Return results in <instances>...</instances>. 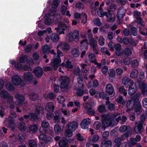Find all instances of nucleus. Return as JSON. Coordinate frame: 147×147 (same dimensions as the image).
Segmentation results:
<instances>
[{
	"label": "nucleus",
	"instance_id": "obj_1",
	"mask_svg": "<svg viewBox=\"0 0 147 147\" xmlns=\"http://www.w3.org/2000/svg\"><path fill=\"white\" fill-rule=\"evenodd\" d=\"M79 32L76 29L75 30L73 33H69L66 36V39L68 42L73 41L77 42L80 38Z\"/></svg>",
	"mask_w": 147,
	"mask_h": 147
},
{
	"label": "nucleus",
	"instance_id": "obj_2",
	"mask_svg": "<svg viewBox=\"0 0 147 147\" xmlns=\"http://www.w3.org/2000/svg\"><path fill=\"white\" fill-rule=\"evenodd\" d=\"M61 86L62 89H68V86L70 82L69 79L67 76H63L60 78Z\"/></svg>",
	"mask_w": 147,
	"mask_h": 147
},
{
	"label": "nucleus",
	"instance_id": "obj_3",
	"mask_svg": "<svg viewBox=\"0 0 147 147\" xmlns=\"http://www.w3.org/2000/svg\"><path fill=\"white\" fill-rule=\"evenodd\" d=\"M134 103L133 104V107L135 113L137 115H140L142 112L141 105L138 99L134 100Z\"/></svg>",
	"mask_w": 147,
	"mask_h": 147
},
{
	"label": "nucleus",
	"instance_id": "obj_4",
	"mask_svg": "<svg viewBox=\"0 0 147 147\" xmlns=\"http://www.w3.org/2000/svg\"><path fill=\"white\" fill-rule=\"evenodd\" d=\"M67 28V26L64 23L62 22H60L59 23L57 27L55 28L57 32L59 33V34H64V30L65 29L64 28Z\"/></svg>",
	"mask_w": 147,
	"mask_h": 147
},
{
	"label": "nucleus",
	"instance_id": "obj_5",
	"mask_svg": "<svg viewBox=\"0 0 147 147\" xmlns=\"http://www.w3.org/2000/svg\"><path fill=\"white\" fill-rule=\"evenodd\" d=\"M35 76L37 78H40L44 73L42 68L39 66L35 67L33 71Z\"/></svg>",
	"mask_w": 147,
	"mask_h": 147
},
{
	"label": "nucleus",
	"instance_id": "obj_6",
	"mask_svg": "<svg viewBox=\"0 0 147 147\" xmlns=\"http://www.w3.org/2000/svg\"><path fill=\"white\" fill-rule=\"evenodd\" d=\"M0 96L2 98L4 99H9L11 101H12L13 98L12 95L9 93L8 92L5 90H2L0 93Z\"/></svg>",
	"mask_w": 147,
	"mask_h": 147
},
{
	"label": "nucleus",
	"instance_id": "obj_7",
	"mask_svg": "<svg viewBox=\"0 0 147 147\" xmlns=\"http://www.w3.org/2000/svg\"><path fill=\"white\" fill-rule=\"evenodd\" d=\"M46 134L44 133L40 134L38 137L39 140H42L44 142H41V145L42 146L45 145V143H47L48 142L50 141L51 138L50 137H47Z\"/></svg>",
	"mask_w": 147,
	"mask_h": 147
},
{
	"label": "nucleus",
	"instance_id": "obj_8",
	"mask_svg": "<svg viewBox=\"0 0 147 147\" xmlns=\"http://www.w3.org/2000/svg\"><path fill=\"white\" fill-rule=\"evenodd\" d=\"M91 121L89 118L84 119L80 123V126L82 129H86L91 124Z\"/></svg>",
	"mask_w": 147,
	"mask_h": 147
},
{
	"label": "nucleus",
	"instance_id": "obj_9",
	"mask_svg": "<svg viewBox=\"0 0 147 147\" xmlns=\"http://www.w3.org/2000/svg\"><path fill=\"white\" fill-rule=\"evenodd\" d=\"M78 126V123L75 121H73L68 123L66 128H69L74 131L77 129Z\"/></svg>",
	"mask_w": 147,
	"mask_h": 147
},
{
	"label": "nucleus",
	"instance_id": "obj_10",
	"mask_svg": "<svg viewBox=\"0 0 147 147\" xmlns=\"http://www.w3.org/2000/svg\"><path fill=\"white\" fill-rule=\"evenodd\" d=\"M137 86L136 84H131L129 86L128 90V94L130 95L134 94L137 91Z\"/></svg>",
	"mask_w": 147,
	"mask_h": 147
},
{
	"label": "nucleus",
	"instance_id": "obj_11",
	"mask_svg": "<svg viewBox=\"0 0 147 147\" xmlns=\"http://www.w3.org/2000/svg\"><path fill=\"white\" fill-rule=\"evenodd\" d=\"M143 123L140 122H137L134 128V132L137 134H140L142 132V129Z\"/></svg>",
	"mask_w": 147,
	"mask_h": 147
},
{
	"label": "nucleus",
	"instance_id": "obj_12",
	"mask_svg": "<svg viewBox=\"0 0 147 147\" xmlns=\"http://www.w3.org/2000/svg\"><path fill=\"white\" fill-rule=\"evenodd\" d=\"M105 90L106 92L108 95H114L115 94L114 89L111 84H107Z\"/></svg>",
	"mask_w": 147,
	"mask_h": 147
},
{
	"label": "nucleus",
	"instance_id": "obj_13",
	"mask_svg": "<svg viewBox=\"0 0 147 147\" xmlns=\"http://www.w3.org/2000/svg\"><path fill=\"white\" fill-rule=\"evenodd\" d=\"M58 144L59 147H69L67 139L65 137H63L60 140Z\"/></svg>",
	"mask_w": 147,
	"mask_h": 147
},
{
	"label": "nucleus",
	"instance_id": "obj_14",
	"mask_svg": "<svg viewBox=\"0 0 147 147\" xmlns=\"http://www.w3.org/2000/svg\"><path fill=\"white\" fill-rule=\"evenodd\" d=\"M15 98L18 101L17 102L20 105H22L25 99L24 95L21 94H17L14 96Z\"/></svg>",
	"mask_w": 147,
	"mask_h": 147
},
{
	"label": "nucleus",
	"instance_id": "obj_15",
	"mask_svg": "<svg viewBox=\"0 0 147 147\" xmlns=\"http://www.w3.org/2000/svg\"><path fill=\"white\" fill-rule=\"evenodd\" d=\"M12 81L16 86H18L21 84V79L20 76L15 75L12 78Z\"/></svg>",
	"mask_w": 147,
	"mask_h": 147
},
{
	"label": "nucleus",
	"instance_id": "obj_16",
	"mask_svg": "<svg viewBox=\"0 0 147 147\" xmlns=\"http://www.w3.org/2000/svg\"><path fill=\"white\" fill-rule=\"evenodd\" d=\"M24 79L28 82L31 81L33 78V75L30 72H27L24 73L23 75Z\"/></svg>",
	"mask_w": 147,
	"mask_h": 147
},
{
	"label": "nucleus",
	"instance_id": "obj_17",
	"mask_svg": "<svg viewBox=\"0 0 147 147\" xmlns=\"http://www.w3.org/2000/svg\"><path fill=\"white\" fill-rule=\"evenodd\" d=\"M141 89L142 93L144 95L147 96V85L144 83H142L139 85Z\"/></svg>",
	"mask_w": 147,
	"mask_h": 147
},
{
	"label": "nucleus",
	"instance_id": "obj_18",
	"mask_svg": "<svg viewBox=\"0 0 147 147\" xmlns=\"http://www.w3.org/2000/svg\"><path fill=\"white\" fill-rule=\"evenodd\" d=\"M54 108L55 106L53 103L52 102H48L45 107V109L47 111H51L52 113L53 112Z\"/></svg>",
	"mask_w": 147,
	"mask_h": 147
},
{
	"label": "nucleus",
	"instance_id": "obj_19",
	"mask_svg": "<svg viewBox=\"0 0 147 147\" xmlns=\"http://www.w3.org/2000/svg\"><path fill=\"white\" fill-rule=\"evenodd\" d=\"M117 89L119 93L122 94L124 96H125L127 95V90L125 89L123 86H118Z\"/></svg>",
	"mask_w": 147,
	"mask_h": 147
},
{
	"label": "nucleus",
	"instance_id": "obj_20",
	"mask_svg": "<svg viewBox=\"0 0 147 147\" xmlns=\"http://www.w3.org/2000/svg\"><path fill=\"white\" fill-rule=\"evenodd\" d=\"M102 127L104 128L105 130L106 127L109 125V119L106 116L102 117Z\"/></svg>",
	"mask_w": 147,
	"mask_h": 147
},
{
	"label": "nucleus",
	"instance_id": "obj_21",
	"mask_svg": "<svg viewBox=\"0 0 147 147\" xmlns=\"http://www.w3.org/2000/svg\"><path fill=\"white\" fill-rule=\"evenodd\" d=\"M99 96L100 98H101L102 99H106V104L108 105L110 102L109 98L106 95L104 92H100L99 93Z\"/></svg>",
	"mask_w": 147,
	"mask_h": 147
},
{
	"label": "nucleus",
	"instance_id": "obj_22",
	"mask_svg": "<svg viewBox=\"0 0 147 147\" xmlns=\"http://www.w3.org/2000/svg\"><path fill=\"white\" fill-rule=\"evenodd\" d=\"M112 145V142L110 140H105L102 142L101 147H111Z\"/></svg>",
	"mask_w": 147,
	"mask_h": 147
},
{
	"label": "nucleus",
	"instance_id": "obj_23",
	"mask_svg": "<svg viewBox=\"0 0 147 147\" xmlns=\"http://www.w3.org/2000/svg\"><path fill=\"white\" fill-rule=\"evenodd\" d=\"M84 84H82L81 87L79 88L77 90L76 95L78 96H82L84 95L83 88L84 86Z\"/></svg>",
	"mask_w": 147,
	"mask_h": 147
},
{
	"label": "nucleus",
	"instance_id": "obj_24",
	"mask_svg": "<svg viewBox=\"0 0 147 147\" xmlns=\"http://www.w3.org/2000/svg\"><path fill=\"white\" fill-rule=\"evenodd\" d=\"M44 109L41 106L37 107L35 109V112L38 116L40 115H42L44 113Z\"/></svg>",
	"mask_w": 147,
	"mask_h": 147
},
{
	"label": "nucleus",
	"instance_id": "obj_25",
	"mask_svg": "<svg viewBox=\"0 0 147 147\" xmlns=\"http://www.w3.org/2000/svg\"><path fill=\"white\" fill-rule=\"evenodd\" d=\"M109 14L107 18V20L111 22H114L115 19V16L114 15V13L112 12H109Z\"/></svg>",
	"mask_w": 147,
	"mask_h": 147
},
{
	"label": "nucleus",
	"instance_id": "obj_26",
	"mask_svg": "<svg viewBox=\"0 0 147 147\" xmlns=\"http://www.w3.org/2000/svg\"><path fill=\"white\" fill-rule=\"evenodd\" d=\"M39 95L38 94L33 92L31 93L29 95V98L30 100L33 101H35L38 98Z\"/></svg>",
	"mask_w": 147,
	"mask_h": 147
},
{
	"label": "nucleus",
	"instance_id": "obj_27",
	"mask_svg": "<svg viewBox=\"0 0 147 147\" xmlns=\"http://www.w3.org/2000/svg\"><path fill=\"white\" fill-rule=\"evenodd\" d=\"M50 37L51 40L54 42H58L60 38L59 35L56 33H53L51 34Z\"/></svg>",
	"mask_w": 147,
	"mask_h": 147
},
{
	"label": "nucleus",
	"instance_id": "obj_28",
	"mask_svg": "<svg viewBox=\"0 0 147 147\" xmlns=\"http://www.w3.org/2000/svg\"><path fill=\"white\" fill-rule=\"evenodd\" d=\"M45 24L46 25H49L51 24L52 20L49 17V15L46 14L44 18Z\"/></svg>",
	"mask_w": 147,
	"mask_h": 147
},
{
	"label": "nucleus",
	"instance_id": "obj_29",
	"mask_svg": "<svg viewBox=\"0 0 147 147\" xmlns=\"http://www.w3.org/2000/svg\"><path fill=\"white\" fill-rule=\"evenodd\" d=\"M11 64L12 65H14L15 68L17 69H21L22 68V65L20 63L13 60L11 63Z\"/></svg>",
	"mask_w": 147,
	"mask_h": 147
},
{
	"label": "nucleus",
	"instance_id": "obj_30",
	"mask_svg": "<svg viewBox=\"0 0 147 147\" xmlns=\"http://www.w3.org/2000/svg\"><path fill=\"white\" fill-rule=\"evenodd\" d=\"M71 53L73 56L75 57H78L80 55V52L77 48H73L71 51Z\"/></svg>",
	"mask_w": 147,
	"mask_h": 147
},
{
	"label": "nucleus",
	"instance_id": "obj_31",
	"mask_svg": "<svg viewBox=\"0 0 147 147\" xmlns=\"http://www.w3.org/2000/svg\"><path fill=\"white\" fill-rule=\"evenodd\" d=\"M117 8L116 5L115 3H112L107 8V10L109 12H111V11L113 12L116 10Z\"/></svg>",
	"mask_w": 147,
	"mask_h": 147
},
{
	"label": "nucleus",
	"instance_id": "obj_32",
	"mask_svg": "<svg viewBox=\"0 0 147 147\" xmlns=\"http://www.w3.org/2000/svg\"><path fill=\"white\" fill-rule=\"evenodd\" d=\"M122 83L124 85H127L128 86H129L131 84H134V82L130 80L129 79H123L122 81Z\"/></svg>",
	"mask_w": 147,
	"mask_h": 147
},
{
	"label": "nucleus",
	"instance_id": "obj_33",
	"mask_svg": "<svg viewBox=\"0 0 147 147\" xmlns=\"http://www.w3.org/2000/svg\"><path fill=\"white\" fill-rule=\"evenodd\" d=\"M55 115L54 117V120L58 122L60 121V118L61 116V113H60L58 111H56L55 112Z\"/></svg>",
	"mask_w": 147,
	"mask_h": 147
},
{
	"label": "nucleus",
	"instance_id": "obj_34",
	"mask_svg": "<svg viewBox=\"0 0 147 147\" xmlns=\"http://www.w3.org/2000/svg\"><path fill=\"white\" fill-rule=\"evenodd\" d=\"M29 129L30 132H32L33 133H35L37 131L38 127L37 125L33 124L30 126Z\"/></svg>",
	"mask_w": 147,
	"mask_h": 147
},
{
	"label": "nucleus",
	"instance_id": "obj_35",
	"mask_svg": "<svg viewBox=\"0 0 147 147\" xmlns=\"http://www.w3.org/2000/svg\"><path fill=\"white\" fill-rule=\"evenodd\" d=\"M105 106L104 105H101L98 108L97 111L100 113H103L106 112Z\"/></svg>",
	"mask_w": 147,
	"mask_h": 147
},
{
	"label": "nucleus",
	"instance_id": "obj_36",
	"mask_svg": "<svg viewBox=\"0 0 147 147\" xmlns=\"http://www.w3.org/2000/svg\"><path fill=\"white\" fill-rule=\"evenodd\" d=\"M6 89L9 91H13L15 89V87L13 85L11 82L5 85Z\"/></svg>",
	"mask_w": 147,
	"mask_h": 147
},
{
	"label": "nucleus",
	"instance_id": "obj_37",
	"mask_svg": "<svg viewBox=\"0 0 147 147\" xmlns=\"http://www.w3.org/2000/svg\"><path fill=\"white\" fill-rule=\"evenodd\" d=\"M73 131L69 128L67 129L66 128L64 134L65 137H71L73 135Z\"/></svg>",
	"mask_w": 147,
	"mask_h": 147
},
{
	"label": "nucleus",
	"instance_id": "obj_38",
	"mask_svg": "<svg viewBox=\"0 0 147 147\" xmlns=\"http://www.w3.org/2000/svg\"><path fill=\"white\" fill-rule=\"evenodd\" d=\"M138 72L136 69L133 70L130 74V76L131 78H136L138 75Z\"/></svg>",
	"mask_w": 147,
	"mask_h": 147
},
{
	"label": "nucleus",
	"instance_id": "obj_39",
	"mask_svg": "<svg viewBox=\"0 0 147 147\" xmlns=\"http://www.w3.org/2000/svg\"><path fill=\"white\" fill-rule=\"evenodd\" d=\"M28 147H37V144L34 140L30 139L28 141Z\"/></svg>",
	"mask_w": 147,
	"mask_h": 147
},
{
	"label": "nucleus",
	"instance_id": "obj_40",
	"mask_svg": "<svg viewBox=\"0 0 147 147\" xmlns=\"http://www.w3.org/2000/svg\"><path fill=\"white\" fill-rule=\"evenodd\" d=\"M76 7L80 10H82L84 8V5L82 2L79 1L75 4Z\"/></svg>",
	"mask_w": 147,
	"mask_h": 147
},
{
	"label": "nucleus",
	"instance_id": "obj_41",
	"mask_svg": "<svg viewBox=\"0 0 147 147\" xmlns=\"http://www.w3.org/2000/svg\"><path fill=\"white\" fill-rule=\"evenodd\" d=\"M19 129L22 131H24L26 129V127L25 123L21 122L19 123L18 125Z\"/></svg>",
	"mask_w": 147,
	"mask_h": 147
},
{
	"label": "nucleus",
	"instance_id": "obj_42",
	"mask_svg": "<svg viewBox=\"0 0 147 147\" xmlns=\"http://www.w3.org/2000/svg\"><path fill=\"white\" fill-rule=\"evenodd\" d=\"M89 41L90 47L91 48H93L96 47L97 44V42L94 38L90 39Z\"/></svg>",
	"mask_w": 147,
	"mask_h": 147
},
{
	"label": "nucleus",
	"instance_id": "obj_43",
	"mask_svg": "<svg viewBox=\"0 0 147 147\" xmlns=\"http://www.w3.org/2000/svg\"><path fill=\"white\" fill-rule=\"evenodd\" d=\"M86 113L87 114L91 116H93L95 114V111L92 108H89L86 109Z\"/></svg>",
	"mask_w": 147,
	"mask_h": 147
},
{
	"label": "nucleus",
	"instance_id": "obj_44",
	"mask_svg": "<svg viewBox=\"0 0 147 147\" xmlns=\"http://www.w3.org/2000/svg\"><path fill=\"white\" fill-rule=\"evenodd\" d=\"M53 64L59 65L61 62L60 56H56L53 59Z\"/></svg>",
	"mask_w": 147,
	"mask_h": 147
},
{
	"label": "nucleus",
	"instance_id": "obj_45",
	"mask_svg": "<svg viewBox=\"0 0 147 147\" xmlns=\"http://www.w3.org/2000/svg\"><path fill=\"white\" fill-rule=\"evenodd\" d=\"M116 101L119 104L122 105H123L125 102V100L123 99V97L121 95L118 96L116 99Z\"/></svg>",
	"mask_w": 147,
	"mask_h": 147
},
{
	"label": "nucleus",
	"instance_id": "obj_46",
	"mask_svg": "<svg viewBox=\"0 0 147 147\" xmlns=\"http://www.w3.org/2000/svg\"><path fill=\"white\" fill-rule=\"evenodd\" d=\"M30 115V119L31 121H34L38 119V115L36 113H29Z\"/></svg>",
	"mask_w": 147,
	"mask_h": 147
},
{
	"label": "nucleus",
	"instance_id": "obj_47",
	"mask_svg": "<svg viewBox=\"0 0 147 147\" xmlns=\"http://www.w3.org/2000/svg\"><path fill=\"white\" fill-rule=\"evenodd\" d=\"M61 48L64 50L68 51L70 48V46L67 43H62L61 45Z\"/></svg>",
	"mask_w": 147,
	"mask_h": 147
},
{
	"label": "nucleus",
	"instance_id": "obj_48",
	"mask_svg": "<svg viewBox=\"0 0 147 147\" xmlns=\"http://www.w3.org/2000/svg\"><path fill=\"white\" fill-rule=\"evenodd\" d=\"M131 33L132 35L134 36H136L137 34V29L134 26L131 27Z\"/></svg>",
	"mask_w": 147,
	"mask_h": 147
},
{
	"label": "nucleus",
	"instance_id": "obj_49",
	"mask_svg": "<svg viewBox=\"0 0 147 147\" xmlns=\"http://www.w3.org/2000/svg\"><path fill=\"white\" fill-rule=\"evenodd\" d=\"M54 130L56 133H59L61 131L60 126L58 124H56L54 127Z\"/></svg>",
	"mask_w": 147,
	"mask_h": 147
},
{
	"label": "nucleus",
	"instance_id": "obj_50",
	"mask_svg": "<svg viewBox=\"0 0 147 147\" xmlns=\"http://www.w3.org/2000/svg\"><path fill=\"white\" fill-rule=\"evenodd\" d=\"M109 28V25L107 24H106L104 26H101L100 28V30L103 32V33H105L106 32V29L108 28Z\"/></svg>",
	"mask_w": 147,
	"mask_h": 147
},
{
	"label": "nucleus",
	"instance_id": "obj_51",
	"mask_svg": "<svg viewBox=\"0 0 147 147\" xmlns=\"http://www.w3.org/2000/svg\"><path fill=\"white\" fill-rule=\"evenodd\" d=\"M125 54L128 56H130L132 53L131 50L129 48H125L124 51Z\"/></svg>",
	"mask_w": 147,
	"mask_h": 147
},
{
	"label": "nucleus",
	"instance_id": "obj_52",
	"mask_svg": "<svg viewBox=\"0 0 147 147\" xmlns=\"http://www.w3.org/2000/svg\"><path fill=\"white\" fill-rule=\"evenodd\" d=\"M107 105L108 109L111 111H112L115 109V105L114 104L110 103V102L108 105Z\"/></svg>",
	"mask_w": 147,
	"mask_h": 147
},
{
	"label": "nucleus",
	"instance_id": "obj_53",
	"mask_svg": "<svg viewBox=\"0 0 147 147\" xmlns=\"http://www.w3.org/2000/svg\"><path fill=\"white\" fill-rule=\"evenodd\" d=\"M108 74L110 77L112 78L114 77L115 75V70L113 69H110L108 72Z\"/></svg>",
	"mask_w": 147,
	"mask_h": 147
},
{
	"label": "nucleus",
	"instance_id": "obj_54",
	"mask_svg": "<svg viewBox=\"0 0 147 147\" xmlns=\"http://www.w3.org/2000/svg\"><path fill=\"white\" fill-rule=\"evenodd\" d=\"M50 49L49 47L47 44H45L42 48V51L44 54L46 53Z\"/></svg>",
	"mask_w": 147,
	"mask_h": 147
},
{
	"label": "nucleus",
	"instance_id": "obj_55",
	"mask_svg": "<svg viewBox=\"0 0 147 147\" xmlns=\"http://www.w3.org/2000/svg\"><path fill=\"white\" fill-rule=\"evenodd\" d=\"M28 59V57L26 55H24L20 58L19 61L22 63H25Z\"/></svg>",
	"mask_w": 147,
	"mask_h": 147
},
{
	"label": "nucleus",
	"instance_id": "obj_56",
	"mask_svg": "<svg viewBox=\"0 0 147 147\" xmlns=\"http://www.w3.org/2000/svg\"><path fill=\"white\" fill-rule=\"evenodd\" d=\"M131 59L129 57L124 58L123 60V62L125 65H128L131 62Z\"/></svg>",
	"mask_w": 147,
	"mask_h": 147
},
{
	"label": "nucleus",
	"instance_id": "obj_57",
	"mask_svg": "<svg viewBox=\"0 0 147 147\" xmlns=\"http://www.w3.org/2000/svg\"><path fill=\"white\" fill-rule=\"evenodd\" d=\"M32 46L30 44L26 45L24 49V51L26 52L29 53L32 50Z\"/></svg>",
	"mask_w": 147,
	"mask_h": 147
},
{
	"label": "nucleus",
	"instance_id": "obj_58",
	"mask_svg": "<svg viewBox=\"0 0 147 147\" xmlns=\"http://www.w3.org/2000/svg\"><path fill=\"white\" fill-rule=\"evenodd\" d=\"M125 15V13L120 14V11H118L117 15V18L118 20L119 21L120 20V18H123Z\"/></svg>",
	"mask_w": 147,
	"mask_h": 147
},
{
	"label": "nucleus",
	"instance_id": "obj_59",
	"mask_svg": "<svg viewBox=\"0 0 147 147\" xmlns=\"http://www.w3.org/2000/svg\"><path fill=\"white\" fill-rule=\"evenodd\" d=\"M94 24L97 26H100L101 25L102 23L98 18L95 19L94 20Z\"/></svg>",
	"mask_w": 147,
	"mask_h": 147
},
{
	"label": "nucleus",
	"instance_id": "obj_60",
	"mask_svg": "<svg viewBox=\"0 0 147 147\" xmlns=\"http://www.w3.org/2000/svg\"><path fill=\"white\" fill-rule=\"evenodd\" d=\"M105 39L102 36H99V38L98 40L99 44L100 46H103L104 45Z\"/></svg>",
	"mask_w": 147,
	"mask_h": 147
},
{
	"label": "nucleus",
	"instance_id": "obj_61",
	"mask_svg": "<svg viewBox=\"0 0 147 147\" xmlns=\"http://www.w3.org/2000/svg\"><path fill=\"white\" fill-rule=\"evenodd\" d=\"M41 125L45 129H46L49 126V123L47 121L44 120L42 122Z\"/></svg>",
	"mask_w": 147,
	"mask_h": 147
},
{
	"label": "nucleus",
	"instance_id": "obj_62",
	"mask_svg": "<svg viewBox=\"0 0 147 147\" xmlns=\"http://www.w3.org/2000/svg\"><path fill=\"white\" fill-rule=\"evenodd\" d=\"M139 65L138 60L136 59H135L131 63V66L134 68L137 67Z\"/></svg>",
	"mask_w": 147,
	"mask_h": 147
},
{
	"label": "nucleus",
	"instance_id": "obj_63",
	"mask_svg": "<svg viewBox=\"0 0 147 147\" xmlns=\"http://www.w3.org/2000/svg\"><path fill=\"white\" fill-rule=\"evenodd\" d=\"M47 97L50 99L52 100L55 98V95L53 92H50L47 94Z\"/></svg>",
	"mask_w": 147,
	"mask_h": 147
},
{
	"label": "nucleus",
	"instance_id": "obj_64",
	"mask_svg": "<svg viewBox=\"0 0 147 147\" xmlns=\"http://www.w3.org/2000/svg\"><path fill=\"white\" fill-rule=\"evenodd\" d=\"M127 129V128L126 126L123 125L121 126L119 129V131L120 132H124Z\"/></svg>",
	"mask_w": 147,
	"mask_h": 147
}]
</instances>
